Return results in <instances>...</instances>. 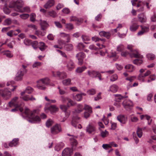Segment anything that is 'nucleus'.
Listing matches in <instances>:
<instances>
[{
    "label": "nucleus",
    "instance_id": "obj_1",
    "mask_svg": "<svg viewBox=\"0 0 156 156\" xmlns=\"http://www.w3.org/2000/svg\"><path fill=\"white\" fill-rule=\"evenodd\" d=\"M36 110H34L33 111H30L29 109L25 108L24 112L22 113V115H25L30 119L28 121L31 123H38L41 121V119L39 116L36 115Z\"/></svg>",
    "mask_w": 156,
    "mask_h": 156
},
{
    "label": "nucleus",
    "instance_id": "obj_2",
    "mask_svg": "<svg viewBox=\"0 0 156 156\" xmlns=\"http://www.w3.org/2000/svg\"><path fill=\"white\" fill-rule=\"evenodd\" d=\"M24 5L23 2L21 0H18L16 2H10L9 7L13 8L17 12H22L21 9Z\"/></svg>",
    "mask_w": 156,
    "mask_h": 156
},
{
    "label": "nucleus",
    "instance_id": "obj_3",
    "mask_svg": "<svg viewBox=\"0 0 156 156\" xmlns=\"http://www.w3.org/2000/svg\"><path fill=\"white\" fill-rule=\"evenodd\" d=\"M49 79L48 78L42 79L37 82V87L39 89L44 90L46 89L45 85L49 84Z\"/></svg>",
    "mask_w": 156,
    "mask_h": 156
},
{
    "label": "nucleus",
    "instance_id": "obj_4",
    "mask_svg": "<svg viewBox=\"0 0 156 156\" xmlns=\"http://www.w3.org/2000/svg\"><path fill=\"white\" fill-rule=\"evenodd\" d=\"M27 66L22 65V68L17 72L15 77V80L16 81H19L22 80L23 76L25 73L27 72L26 68Z\"/></svg>",
    "mask_w": 156,
    "mask_h": 156
},
{
    "label": "nucleus",
    "instance_id": "obj_5",
    "mask_svg": "<svg viewBox=\"0 0 156 156\" xmlns=\"http://www.w3.org/2000/svg\"><path fill=\"white\" fill-rule=\"evenodd\" d=\"M18 97H16L14 98L9 103V105L10 107L14 106L16 107H20L21 106L23 105V103L21 104L19 102Z\"/></svg>",
    "mask_w": 156,
    "mask_h": 156
},
{
    "label": "nucleus",
    "instance_id": "obj_6",
    "mask_svg": "<svg viewBox=\"0 0 156 156\" xmlns=\"http://www.w3.org/2000/svg\"><path fill=\"white\" fill-rule=\"evenodd\" d=\"M87 74L90 77L94 78L98 77L99 80H102L101 78V75L98 72L94 70H89L87 71Z\"/></svg>",
    "mask_w": 156,
    "mask_h": 156
},
{
    "label": "nucleus",
    "instance_id": "obj_7",
    "mask_svg": "<svg viewBox=\"0 0 156 156\" xmlns=\"http://www.w3.org/2000/svg\"><path fill=\"white\" fill-rule=\"evenodd\" d=\"M0 94L5 100L9 99L11 96V92L8 89H5L4 90H0Z\"/></svg>",
    "mask_w": 156,
    "mask_h": 156
},
{
    "label": "nucleus",
    "instance_id": "obj_8",
    "mask_svg": "<svg viewBox=\"0 0 156 156\" xmlns=\"http://www.w3.org/2000/svg\"><path fill=\"white\" fill-rule=\"evenodd\" d=\"M80 121V118L77 116L74 115L72 118L71 121L72 125L76 128H78L81 129L82 127L81 125H77L78 123Z\"/></svg>",
    "mask_w": 156,
    "mask_h": 156
},
{
    "label": "nucleus",
    "instance_id": "obj_9",
    "mask_svg": "<svg viewBox=\"0 0 156 156\" xmlns=\"http://www.w3.org/2000/svg\"><path fill=\"white\" fill-rule=\"evenodd\" d=\"M124 108L127 110H129L133 106V102L130 100L126 99L122 103Z\"/></svg>",
    "mask_w": 156,
    "mask_h": 156
},
{
    "label": "nucleus",
    "instance_id": "obj_10",
    "mask_svg": "<svg viewBox=\"0 0 156 156\" xmlns=\"http://www.w3.org/2000/svg\"><path fill=\"white\" fill-rule=\"evenodd\" d=\"M51 133L53 134H56L62 131L61 126L58 124H56L51 128Z\"/></svg>",
    "mask_w": 156,
    "mask_h": 156
},
{
    "label": "nucleus",
    "instance_id": "obj_11",
    "mask_svg": "<svg viewBox=\"0 0 156 156\" xmlns=\"http://www.w3.org/2000/svg\"><path fill=\"white\" fill-rule=\"evenodd\" d=\"M85 54L83 52H80L76 55V57L78 60V64L81 65L83 62V59L85 57Z\"/></svg>",
    "mask_w": 156,
    "mask_h": 156
},
{
    "label": "nucleus",
    "instance_id": "obj_12",
    "mask_svg": "<svg viewBox=\"0 0 156 156\" xmlns=\"http://www.w3.org/2000/svg\"><path fill=\"white\" fill-rule=\"evenodd\" d=\"M52 74L55 77H59L60 79L65 78L67 77V75L66 73H60L58 71L52 72Z\"/></svg>",
    "mask_w": 156,
    "mask_h": 156
},
{
    "label": "nucleus",
    "instance_id": "obj_13",
    "mask_svg": "<svg viewBox=\"0 0 156 156\" xmlns=\"http://www.w3.org/2000/svg\"><path fill=\"white\" fill-rule=\"evenodd\" d=\"M95 131V127L92 123H90L87 126L86 131L89 134Z\"/></svg>",
    "mask_w": 156,
    "mask_h": 156
},
{
    "label": "nucleus",
    "instance_id": "obj_14",
    "mask_svg": "<svg viewBox=\"0 0 156 156\" xmlns=\"http://www.w3.org/2000/svg\"><path fill=\"white\" fill-rule=\"evenodd\" d=\"M117 119L122 124H124L127 121V117L125 115H120L117 116Z\"/></svg>",
    "mask_w": 156,
    "mask_h": 156
},
{
    "label": "nucleus",
    "instance_id": "obj_15",
    "mask_svg": "<svg viewBox=\"0 0 156 156\" xmlns=\"http://www.w3.org/2000/svg\"><path fill=\"white\" fill-rule=\"evenodd\" d=\"M73 150L69 148L65 149L62 152V156H70L73 154Z\"/></svg>",
    "mask_w": 156,
    "mask_h": 156
},
{
    "label": "nucleus",
    "instance_id": "obj_16",
    "mask_svg": "<svg viewBox=\"0 0 156 156\" xmlns=\"http://www.w3.org/2000/svg\"><path fill=\"white\" fill-rule=\"evenodd\" d=\"M58 108L55 105H51L49 108H44L45 111L47 112L48 110H49L51 113L55 112H57Z\"/></svg>",
    "mask_w": 156,
    "mask_h": 156
},
{
    "label": "nucleus",
    "instance_id": "obj_17",
    "mask_svg": "<svg viewBox=\"0 0 156 156\" xmlns=\"http://www.w3.org/2000/svg\"><path fill=\"white\" fill-rule=\"evenodd\" d=\"M66 66L69 70L71 71L75 67V64L72 60H70L67 62Z\"/></svg>",
    "mask_w": 156,
    "mask_h": 156
},
{
    "label": "nucleus",
    "instance_id": "obj_18",
    "mask_svg": "<svg viewBox=\"0 0 156 156\" xmlns=\"http://www.w3.org/2000/svg\"><path fill=\"white\" fill-rule=\"evenodd\" d=\"M55 3L54 0H48L44 5V7L45 9H49L53 6Z\"/></svg>",
    "mask_w": 156,
    "mask_h": 156
},
{
    "label": "nucleus",
    "instance_id": "obj_19",
    "mask_svg": "<svg viewBox=\"0 0 156 156\" xmlns=\"http://www.w3.org/2000/svg\"><path fill=\"white\" fill-rule=\"evenodd\" d=\"M99 35L101 37H105L107 39L109 38L111 36V34L109 32H106L104 31L100 32Z\"/></svg>",
    "mask_w": 156,
    "mask_h": 156
},
{
    "label": "nucleus",
    "instance_id": "obj_20",
    "mask_svg": "<svg viewBox=\"0 0 156 156\" xmlns=\"http://www.w3.org/2000/svg\"><path fill=\"white\" fill-rule=\"evenodd\" d=\"M33 89L31 87H27L25 91H23L21 93V96H22L25 93L28 94H31L33 92Z\"/></svg>",
    "mask_w": 156,
    "mask_h": 156
},
{
    "label": "nucleus",
    "instance_id": "obj_21",
    "mask_svg": "<svg viewBox=\"0 0 156 156\" xmlns=\"http://www.w3.org/2000/svg\"><path fill=\"white\" fill-rule=\"evenodd\" d=\"M138 18L141 23L145 22L146 20V17L144 13H141L138 15Z\"/></svg>",
    "mask_w": 156,
    "mask_h": 156
},
{
    "label": "nucleus",
    "instance_id": "obj_22",
    "mask_svg": "<svg viewBox=\"0 0 156 156\" xmlns=\"http://www.w3.org/2000/svg\"><path fill=\"white\" fill-rule=\"evenodd\" d=\"M115 101L117 102H120V101L124 98H127L128 96H123L121 94H116L115 95Z\"/></svg>",
    "mask_w": 156,
    "mask_h": 156
},
{
    "label": "nucleus",
    "instance_id": "obj_23",
    "mask_svg": "<svg viewBox=\"0 0 156 156\" xmlns=\"http://www.w3.org/2000/svg\"><path fill=\"white\" fill-rule=\"evenodd\" d=\"M46 15L48 17L51 16L53 18H55L57 16L56 12L54 10L49 11L46 13Z\"/></svg>",
    "mask_w": 156,
    "mask_h": 156
},
{
    "label": "nucleus",
    "instance_id": "obj_24",
    "mask_svg": "<svg viewBox=\"0 0 156 156\" xmlns=\"http://www.w3.org/2000/svg\"><path fill=\"white\" fill-rule=\"evenodd\" d=\"M132 54H133V56L136 58H142L143 56L142 55H141L138 51L137 50H135L133 51L132 52Z\"/></svg>",
    "mask_w": 156,
    "mask_h": 156
},
{
    "label": "nucleus",
    "instance_id": "obj_25",
    "mask_svg": "<svg viewBox=\"0 0 156 156\" xmlns=\"http://www.w3.org/2000/svg\"><path fill=\"white\" fill-rule=\"evenodd\" d=\"M125 68L126 69L128 72H131L133 71L135 69L134 66L130 64H128L125 66Z\"/></svg>",
    "mask_w": 156,
    "mask_h": 156
},
{
    "label": "nucleus",
    "instance_id": "obj_26",
    "mask_svg": "<svg viewBox=\"0 0 156 156\" xmlns=\"http://www.w3.org/2000/svg\"><path fill=\"white\" fill-rule=\"evenodd\" d=\"M70 21H74L77 24L81 22V20L75 16H71L70 17Z\"/></svg>",
    "mask_w": 156,
    "mask_h": 156
},
{
    "label": "nucleus",
    "instance_id": "obj_27",
    "mask_svg": "<svg viewBox=\"0 0 156 156\" xmlns=\"http://www.w3.org/2000/svg\"><path fill=\"white\" fill-rule=\"evenodd\" d=\"M118 87L117 85L113 84L110 87L109 91H110L113 93H115L118 90Z\"/></svg>",
    "mask_w": 156,
    "mask_h": 156
},
{
    "label": "nucleus",
    "instance_id": "obj_28",
    "mask_svg": "<svg viewBox=\"0 0 156 156\" xmlns=\"http://www.w3.org/2000/svg\"><path fill=\"white\" fill-rule=\"evenodd\" d=\"M139 25L136 23H134L132 24L130 27V30L132 31L133 32L136 31L138 28Z\"/></svg>",
    "mask_w": 156,
    "mask_h": 156
},
{
    "label": "nucleus",
    "instance_id": "obj_29",
    "mask_svg": "<svg viewBox=\"0 0 156 156\" xmlns=\"http://www.w3.org/2000/svg\"><path fill=\"white\" fill-rule=\"evenodd\" d=\"M12 21L11 19L8 18L4 20L3 23V24L4 26H8L12 24Z\"/></svg>",
    "mask_w": 156,
    "mask_h": 156
},
{
    "label": "nucleus",
    "instance_id": "obj_30",
    "mask_svg": "<svg viewBox=\"0 0 156 156\" xmlns=\"http://www.w3.org/2000/svg\"><path fill=\"white\" fill-rule=\"evenodd\" d=\"M71 81L70 79L68 78L63 80L62 82L63 85L67 86L71 84Z\"/></svg>",
    "mask_w": 156,
    "mask_h": 156
},
{
    "label": "nucleus",
    "instance_id": "obj_31",
    "mask_svg": "<svg viewBox=\"0 0 156 156\" xmlns=\"http://www.w3.org/2000/svg\"><path fill=\"white\" fill-rule=\"evenodd\" d=\"M18 140V139H14L9 143V146L12 147L16 146L17 144Z\"/></svg>",
    "mask_w": 156,
    "mask_h": 156
},
{
    "label": "nucleus",
    "instance_id": "obj_32",
    "mask_svg": "<svg viewBox=\"0 0 156 156\" xmlns=\"http://www.w3.org/2000/svg\"><path fill=\"white\" fill-rule=\"evenodd\" d=\"M22 98L25 101H28L29 100L33 101L35 100V98L33 96H31V98H30L29 96L27 95H25Z\"/></svg>",
    "mask_w": 156,
    "mask_h": 156
},
{
    "label": "nucleus",
    "instance_id": "obj_33",
    "mask_svg": "<svg viewBox=\"0 0 156 156\" xmlns=\"http://www.w3.org/2000/svg\"><path fill=\"white\" fill-rule=\"evenodd\" d=\"M87 69V67L85 66L79 67L77 68L76 71L78 73H81Z\"/></svg>",
    "mask_w": 156,
    "mask_h": 156
},
{
    "label": "nucleus",
    "instance_id": "obj_34",
    "mask_svg": "<svg viewBox=\"0 0 156 156\" xmlns=\"http://www.w3.org/2000/svg\"><path fill=\"white\" fill-rule=\"evenodd\" d=\"M39 48L42 51H44L47 47V46L45 45V44L43 42H40L39 43Z\"/></svg>",
    "mask_w": 156,
    "mask_h": 156
},
{
    "label": "nucleus",
    "instance_id": "obj_35",
    "mask_svg": "<svg viewBox=\"0 0 156 156\" xmlns=\"http://www.w3.org/2000/svg\"><path fill=\"white\" fill-rule=\"evenodd\" d=\"M44 30H43L42 31H40L37 30L36 31L35 34L39 37L43 36L45 34V32Z\"/></svg>",
    "mask_w": 156,
    "mask_h": 156
},
{
    "label": "nucleus",
    "instance_id": "obj_36",
    "mask_svg": "<svg viewBox=\"0 0 156 156\" xmlns=\"http://www.w3.org/2000/svg\"><path fill=\"white\" fill-rule=\"evenodd\" d=\"M41 29L42 30H44L48 27V24L45 21L41 22L40 23Z\"/></svg>",
    "mask_w": 156,
    "mask_h": 156
},
{
    "label": "nucleus",
    "instance_id": "obj_37",
    "mask_svg": "<svg viewBox=\"0 0 156 156\" xmlns=\"http://www.w3.org/2000/svg\"><path fill=\"white\" fill-rule=\"evenodd\" d=\"M2 53L4 55H6L8 57L11 58L13 56L12 55L9 50L5 51L2 52Z\"/></svg>",
    "mask_w": 156,
    "mask_h": 156
},
{
    "label": "nucleus",
    "instance_id": "obj_38",
    "mask_svg": "<svg viewBox=\"0 0 156 156\" xmlns=\"http://www.w3.org/2000/svg\"><path fill=\"white\" fill-rule=\"evenodd\" d=\"M92 40L94 41L95 42L99 41H105V39H101L99 38L98 37L96 36H95L94 37H92Z\"/></svg>",
    "mask_w": 156,
    "mask_h": 156
},
{
    "label": "nucleus",
    "instance_id": "obj_39",
    "mask_svg": "<svg viewBox=\"0 0 156 156\" xmlns=\"http://www.w3.org/2000/svg\"><path fill=\"white\" fill-rule=\"evenodd\" d=\"M65 48L66 50L67 51H70L73 49V46L71 44H68L66 45L65 47Z\"/></svg>",
    "mask_w": 156,
    "mask_h": 156
},
{
    "label": "nucleus",
    "instance_id": "obj_40",
    "mask_svg": "<svg viewBox=\"0 0 156 156\" xmlns=\"http://www.w3.org/2000/svg\"><path fill=\"white\" fill-rule=\"evenodd\" d=\"M66 115V117L63 118L62 119H60L59 121L61 122H65L66 119L68 117L70 114V112L69 111H66L64 112Z\"/></svg>",
    "mask_w": 156,
    "mask_h": 156
},
{
    "label": "nucleus",
    "instance_id": "obj_41",
    "mask_svg": "<svg viewBox=\"0 0 156 156\" xmlns=\"http://www.w3.org/2000/svg\"><path fill=\"white\" fill-rule=\"evenodd\" d=\"M76 103L73 101L69 98L68 101L67 106L68 107L73 106L75 105Z\"/></svg>",
    "mask_w": 156,
    "mask_h": 156
},
{
    "label": "nucleus",
    "instance_id": "obj_42",
    "mask_svg": "<svg viewBox=\"0 0 156 156\" xmlns=\"http://www.w3.org/2000/svg\"><path fill=\"white\" fill-rule=\"evenodd\" d=\"M78 110H75V112L76 113H80L82 112L83 109V106L81 105H79L78 106Z\"/></svg>",
    "mask_w": 156,
    "mask_h": 156
},
{
    "label": "nucleus",
    "instance_id": "obj_43",
    "mask_svg": "<svg viewBox=\"0 0 156 156\" xmlns=\"http://www.w3.org/2000/svg\"><path fill=\"white\" fill-rule=\"evenodd\" d=\"M136 133L139 137L141 138L142 136V129L138 128L136 131Z\"/></svg>",
    "mask_w": 156,
    "mask_h": 156
},
{
    "label": "nucleus",
    "instance_id": "obj_44",
    "mask_svg": "<svg viewBox=\"0 0 156 156\" xmlns=\"http://www.w3.org/2000/svg\"><path fill=\"white\" fill-rule=\"evenodd\" d=\"M53 123V121L50 119H49L47 120L46 122V125L47 127H49L51 126Z\"/></svg>",
    "mask_w": 156,
    "mask_h": 156
},
{
    "label": "nucleus",
    "instance_id": "obj_45",
    "mask_svg": "<svg viewBox=\"0 0 156 156\" xmlns=\"http://www.w3.org/2000/svg\"><path fill=\"white\" fill-rule=\"evenodd\" d=\"M96 92V91L95 89H91L88 90L87 93L89 95H93Z\"/></svg>",
    "mask_w": 156,
    "mask_h": 156
},
{
    "label": "nucleus",
    "instance_id": "obj_46",
    "mask_svg": "<svg viewBox=\"0 0 156 156\" xmlns=\"http://www.w3.org/2000/svg\"><path fill=\"white\" fill-rule=\"evenodd\" d=\"M147 57L148 59L153 60L155 58V56L153 54L149 53L147 55Z\"/></svg>",
    "mask_w": 156,
    "mask_h": 156
},
{
    "label": "nucleus",
    "instance_id": "obj_47",
    "mask_svg": "<svg viewBox=\"0 0 156 156\" xmlns=\"http://www.w3.org/2000/svg\"><path fill=\"white\" fill-rule=\"evenodd\" d=\"M82 38L84 43L86 44L87 43L86 42V41H88L90 40V37L85 35H83Z\"/></svg>",
    "mask_w": 156,
    "mask_h": 156
},
{
    "label": "nucleus",
    "instance_id": "obj_48",
    "mask_svg": "<svg viewBox=\"0 0 156 156\" xmlns=\"http://www.w3.org/2000/svg\"><path fill=\"white\" fill-rule=\"evenodd\" d=\"M82 95L80 94H78L76 95L74 97V99L77 101H80L82 100Z\"/></svg>",
    "mask_w": 156,
    "mask_h": 156
},
{
    "label": "nucleus",
    "instance_id": "obj_49",
    "mask_svg": "<svg viewBox=\"0 0 156 156\" xmlns=\"http://www.w3.org/2000/svg\"><path fill=\"white\" fill-rule=\"evenodd\" d=\"M143 62V61L141 59H136L133 61L134 64L137 65H140Z\"/></svg>",
    "mask_w": 156,
    "mask_h": 156
},
{
    "label": "nucleus",
    "instance_id": "obj_50",
    "mask_svg": "<svg viewBox=\"0 0 156 156\" xmlns=\"http://www.w3.org/2000/svg\"><path fill=\"white\" fill-rule=\"evenodd\" d=\"M15 43V41H12L7 44V46L10 48H13V45Z\"/></svg>",
    "mask_w": 156,
    "mask_h": 156
},
{
    "label": "nucleus",
    "instance_id": "obj_51",
    "mask_svg": "<svg viewBox=\"0 0 156 156\" xmlns=\"http://www.w3.org/2000/svg\"><path fill=\"white\" fill-rule=\"evenodd\" d=\"M144 74L140 73L138 76V79L141 82H144Z\"/></svg>",
    "mask_w": 156,
    "mask_h": 156
},
{
    "label": "nucleus",
    "instance_id": "obj_52",
    "mask_svg": "<svg viewBox=\"0 0 156 156\" xmlns=\"http://www.w3.org/2000/svg\"><path fill=\"white\" fill-rule=\"evenodd\" d=\"M66 28L69 30H71L73 28V26L71 23H67L66 24Z\"/></svg>",
    "mask_w": 156,
    "mask_h": 156
},
{
    "label": "nucleus",
    "instance_id": "obj_53",
    "mask_svg": "<svg viewBox=\"0 0 156 156\" xmlns=\"http://www.w3.org/2000/svg\"><path fill=\"white\" fill-rule=\"evenodd\" d=\"M84 45L82 43H79L77 45V48L80 51H81L84 48Z\"/></svg>",
    "mask_w": 156,
    "mask_h": 156
},
{
    "label": "nucleus",
    "instance_id": "obj_54",
    "mask_svg": "<svg viewBox=\"0 0 156 156\" xmlns=\"http://www.w3.org/2000/svg\"><path fill=\"white\" fill-rule=\"evenodd\" d=\"M20 16L21 19L26 20L29 17V15L28 14H23L20 15Z\"/></svg>",
    "mask_w": 156,
    "mask_h": 156
},
{
    "label": "nucleus",
    "instance_id": "obj_55",
    "mask_svg": "<svg viewBox=\"0 0 156 156\" xmlns=\"http://www.w3.org/2000/svg\"><path fill=\"white\" fill-rule=\"evenodd\" d=\"M22 12H30V9L28 7H26L23 9H21Z\"/></svg>",
    "mask_w": 156,
    "mask_h": 156
},
{
    "label": "nucleus",
    "instance_id": "obj_56",
    "mask_svg": "<svg viewBox=\"0 0 156 156\" xmlns=\"http://www.w3.org/2000/svg\"><path fill=\"white\" fill-rule=\"evenodd\" d=\"M84 108L85 110L87 111L90 113H91L92 110L90 107L89 106L85 105L84 106Z\"/></svg>",
    "mask_w": 156,
    "mask_h": 156
},
{
    "label": "nucleus",
    "instance_id": "obj_57",
    "mask_svg": "<svg viewBox=\"0 0 156 156\" xmlns=\"http://www.w3.org/2000/svg\"><path fill=\"white\" fill-rule=\"evenodd\" d=\"M140 27L141 28L142 30L144 33L147 32L149 30V28L148 27L141 26Z\"/></svg>",
    "mask_w": 156,
    "mask_h": 156
},
{
    "label": "nucleus",
    "instance_id": "obj_58",
    "mask_svg": "<svg viewBox=\"0 0 156 156\" xmlns=\"http://www.w3.org/2000/svg\"><path fill=\"white\" fill-rule=\"evenodd\" d=\"M108 135V132L106 130L101 133V136L103 138L107 136Z\"/></svg>",
    "mask_w": 156,
    "mask_h": 156
},
{
    "label": "nucleus",
    "instance_id": "obj_59",
    "mask_svg": "<svg viewBox=\"0 0 156 156\" xmlns=\"http://www.w3.org/2000/svg\"><path fill=\"white\" fill-rule=\"evenodd\" d=\"M61 101L62 103H65L67 101H68L69 98L67 97L62 96L61 97Z\"/></svg>",
    "mask_w": 156,
    "mask_h": 156
},
{
    "label": "nucleus",
    "instance_id": "obj_60",
    "mask_svg": "<svg viewBox=\"0 0 156 156\" xmlns=\"http://www.w3.org/2000/svg\"><path fill=\"white\" fill-rule=\"evenodd\" d=\"M118 76L116 74L112 75L111 77L110 80L111 81H114L118 79Z\"/></svg>",
    "mask_w": 156,
    "mask_h": 156
},
{
    "label": "nucleus",
    "instance_id": "obj_61",
    "mask_svg": "<svg viewBox=\"0 0 156 156\" xmlns=\"http://www.w3.org/2000/svg\"><path fill=\"white\" fill-rule=\"evenodd\" d=\"M68 106L64 105H61L60 106V108L63 111L65 112L67 111Z\"/></svg>",
    "mask_w": 156,
    "mask_h": 156
},
{
    "label": "nucleus",
    "instance_id": "obj_62",
    "mask_svg": "<svg viewBox=\"0 0 156 156\" xmlns=\"http://www.w3.org/2000/svg\"><path fill=\"white\" fill-rule=\"evenodd\" d=\"M130 119L131 121L133 122H136L138 120V119L136 117L133 115L131 116Z\"/></svg>",
    "mask_w": 156,
    "mask_h": 156
},
{
    "label": "nucleus",
    "instance_id": "obj_63",
    "mask_svg": "<svg viewBox=\"0 0 156 156\" xmlns=\"http://www.w3.org/2000/svg\"><path fill=\"white\" fill-rule=\"evenodd\" d=\"M36 15L34 13L31 14L30 15V20L32 22H34L35 20Z\"/></svg>",
    "mask_w": 156,
    "mask_h": 156
},
{
    "label": "nucleus",
    "instance_id": "obj_64",
    "mask_svg": "<svg viewBox=\"0 0 156 156\" xmlns=\"http://www.w3.org/2000/svg\"><path fill=\"white\" fill-rule=\"evenodd\" d=\"M62 12L64 14H68L70 12V11L68 8H65L63 9Z\"/></svg>",
    "mask_w": 156,
    "mask_h": 156
}]
</instances>
